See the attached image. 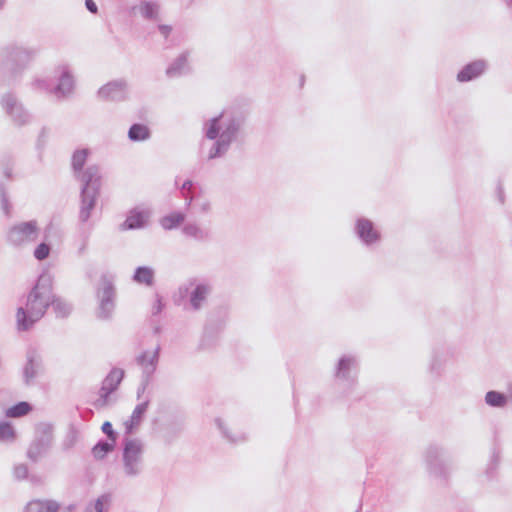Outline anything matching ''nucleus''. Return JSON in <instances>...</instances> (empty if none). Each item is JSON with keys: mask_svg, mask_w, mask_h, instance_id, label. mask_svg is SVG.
Masks as SVG:
<instances>
[{"mask_svg": "<svg viewBox=\"0 0 512 512\" xmlns=\"http://www.w3.org/2000/svg\"><path fill=\"white\" fill-rule=\"evenodd\" d=\"M51 301H53V275L48 269H44L28 294L25 306L17 309L18 330H29L45 315Z\"/></svg>", "mask_w": 512, "mask_h": 512, "instance_id": "f257e3e1", "label": "nucleus"}, {"mask_svg": "<svg viewBox=\"0 0 512 512\" xmlns=\"http://www.w3.org/2000/svg\"><path fill=\"white\" fill-rule=\"evenodd\" d=\"M241 127V120L229 113H223L206 123L205 134L208 139L216 141L208 153V159L223 156L231 143L236 140Z\"/></svg>", "mask_w": 512, "mask_h": 512, "instance_id": "f03ea898", "label": "nucleus"}, {"mask_svg": "<svg viewBox=\"0 0 512 512\" xmlns=\"http://www.w3.org/2000/svg\"><path fill=\"white\" fill-rule=\"evenodd\" d=\"M81 181L83 183L81 192V209L80 220L82 222L88 221L91 212L95 207L97 197L100 189V175L97 166H90L82 173Z\"/></svg>", "mask_w": 512, "mask_h": 512, "instance_id": "7ed1b4c3", "label": "nucleus"}, {"mask_svg": "<svg viewBox=\"0 0 512 512\" xmlns=\"http://www.w3.org/2000/svg\"><path fill=\"white\" fill-rule=\"evenodd\" d=\"M144 443L139 438L126 436L123 441V470L129 477L138 476L143 468Z\"/></svg>", "mask_w": 512, "mask_h": 512, "instance_id": "20e7f679", "label": "nucleus"}, {"mask_svg": "<svg viewBox=\"0 0 512 512\" xmlns=\"http://www.w3.org/2000/svg\"><path fill=\"white\" fill-rule=\"evenodd\" d=\"M212 291L210 283L198 279L188 280L178 290L181 298L188 297V308L194 312L204 308Z\"/></svg>", "mask_w": 512, "mask_h": 512, "instance_id": "39448f33", "label": "nucleus"}, {"mask_svg": "<svg viewBox=\"0 0 512 512\" xmlns=\"http://www.w3.org/2000/svg\"><path fill=\"white\" fill-rule=\"evenodd\" d=\"M39 234L37 221L18 222L8 229L7 242L14 247H25L35 242Z\"/></svg>", "mask_w": 512, "mask_h": 512, "instance_id": "423d86ee", "label": "nucleus"}, {"mask_svg": "<svg viewBox=\"0 0 512 512\" xmlns=\"http://www.w3.org/2000/svg\"><path fill=\"white\" fill-rule=\"evenodd\" d=\"M1 106L15 126L21 127L30 122V114L22 103L12 93H5L1 97Z\"/></svg>", "mask_w": 512, "mask_h": 512, "instance_id": "0eeeda50", "label": "nucleus"}, {"mask_svg": "<svg viewBox=\"0 0 512 512\" xmlns=\"http://www.w3.org/2000/svg\"><path fill=\"white\" fill-rule=\"evenodd\" d=\"M53 429L49 424H39L36 428L35 439L28 449V457L36 461L52 444Z\"/></svg>", "mask_w": 512, "mask_h": 512, "instance_id": "6e6552de", "label": "nucleus"}, {"mask_svg": "<svg viewBox=\"0 0 512 512\" xmlns=\"http://www.w3.org/2000/svg\"><path fill=\"white\" fill-rule=\"evenodd\" d=\"M98 97L109 102L125 101L128 99V84L124 79L110 81L98 90Z\"/></svg>", "mask_w": 512, "mask_h": 512, "instance_id": "1a4fd4ad", "label": "nucleus"}, {"mask_svg": "<svg viewBox=\"0 0 512 512\" xmlns=\"http://www.w3.org/2000/svg\"><path fill=\"white\" fill-rule=\"evenodd\" d=\"M427 462L431 472L439 477L446 478L450 466L445 451L438 447H430L427 451Z\"/></svg>", "mask_w": 512, "mask_h": 512, "instance_id": "9d476101", "label": "nucleus"}, {"mask_svg": "<svg viewBox=\"0 0 512 512\" xmlns=\"http://www.w3.org/2000/svg\"><path fill=\"white\" fill-rule=\"evenodd\" d=\"M150 216L149 208L137 206L129 211L126 220L120 224L119 228L121 231L142 229L147 225Z\"/></svg>", "mask_w": 512, "mask_h": 512, "instance_id": "9b49d317", "label": "nucleus"}, {"mask_svg": "<svg viewBox=\"0 0 512 512\" xmlns=\"http://www.w3.org/2000/svg\"><path fill=\"white\" fill-rule=\"evenodd\" d=\"M161 346L158 344L153 351L145 350L135 358V362L142 370L143 377H152L157 369Z\"/></svg>", "mask_w": 512, "mask_h": 512, "instance_id": "f8f14e48", "label": "nucleus"}, {"mask_svg": "<svg viewBox=\"0 0 512 512\" xmlns=\"http://www.w3.org/2000/svg\"><path fill=\"white\" fill-rule=\"evenodd\" d=\"M114 288L107 279H103L101 288L98 291V297L100 298L99 317L107 318L110 316L114 304H113Z\"/></svg>", "mask_w": 512, "mask_h": 512, "instance_id": "ddd939ff", "label": "nucleus"}, {"mask_svg": "<svg viewBox=\"0 0 512 512\" xmlns=\"http://www.w3.org/2000/svg\"><path fill=\"white\" fill-rule=\"evenodd\" d=\"M148 405H149V399H146L145 401H143L142 403L138 404L135 407L130 418L124 422L126 434L131 435L134 433V431L136 429H138V427L142 423L143 418L147 412Z\"/></svg>", "mask_w": 512, "mask_h": 512, "instance_id": "4468645a", "label": "nucleus"}, {"mask_svg": "<svg viewBox=\"0 0 512 512\" xmlns=\"http://www.w3.org/2000/svg\"><path fill=\"white\" fill-rule=\"evenodd\" d=\"M41 370V360L34 353L29 352L27 357V363L24 367L23 376L26 384L33 383L34 379L38 376Z\"/></svg>", "mask_w": 512, "mask_h": 512, "instance_id": "2eb2a0df", "label": "nucleus"}, {"mask_svg": "<svg viewBox=\"0 0 512 512\" xmlns=\"http://www.w3.org/2000/svg\"><path fill=\"white\" fill-rule=\"evenodd\" d=\"M359 237L370 244L379 239V233L374 229L373 223L368 219H359L356 226Z\"/></svg>", "mask_w": 512, "mask_h": 512, "instance_id": "dca6fc26", "label": "nucleus"}, {"mask_svg": "<svg viewBox=\"0 0 512 512\" xmlns=\"http://www.w3.org/2000/svg\"><path fill=\"white\" fill-rule=\"evenodd\" d=\"M124 376V371L122 369H113L108 374V376L104 379L102 388H101V396L107 397L110 393L115 391L120 384L122 378Z\"/></svg>", "mask_w": 512, "mask_h": 512, "instance_id": "f3484780", "label": "nucleus"}, {"mask_svg": "<svg viewBox=\"0 0 512 512\" xmlns=\"http://www.w3.org/2000/svg\"><path fill=\"white\" fill-rule=\"evenodd\" d=\"M73 87L74 79L70 72L64 68L61 73L59 83L53 90V94L58 98L66 97L73 91Z\"/></svg>", "mask_w": 512, "mask_h": 512, "instance_id": "a211bd4d", "label": "nucleus"}, {"mask_svg": "<svg viewBox=\"0 0 512 512\" xmlns=\"http://www.w3.org/2000/svg\"><path fill=\"white\" fill-rule=\"evenodd\" d=\"M486 67V63L482 60H478L466 65L459 73L458 80L461 82L470 81L473 78L480 75Z\"/></svg>", "mask_w": 512, "mask_h": 512, "instance_id": "6ab92c4d", "label": "nucleus"}, {"mask_svg": "<svg viewBox=\"0 0 512 512\" xmlns=\"http://www.w3.org/2000/svg\"><path fill=\"white\" fill-rule=\"evenodd\" d=\"M59 504L52 500H33L30 501L25 512H57Z\"/></svg>", "mask_w": 512, "mask_h": 512, "instance_id": "aec40b11", "label": "nucleus"}, {"mask_svg": "<svg viewBox=\"0 0 512 512\" xmlns=\"http://www.w3.org/2000/svg\"><path fill=\"white\" fill-rule=\"evenodd\" d=\"M133 11H138L145 19L156 21L158 19L159 6L153 2H142L139 6L133 7Z\"/></svg>", "mask_w": 512, "mask_h": 512, "instance_id": "412c9836", "label": "nucleus"}, {"mask_svg": "<svg viewBox=\"0 0 512 512\" xmlns=\"http://www.w3.org/2000/svg\"><path fill=\"white\" fill-rule=\"evenodd\" d=\"M52 251V246L49 242V235L47 231L44 233L42 241L35 247L33 256L38 261L46 260Z\"/></svg>", "mask_w": 512, "mask_h": 512, "instance_id": "4be33fe9", "label": "nucleus"}, {"mask_svg": "<svg viewBox=\"0 0 512 512\" xmlns=\"http://www.w3.org/2000/svg\"><path fill=\"white\" fill-rule=\"evenodd\" d=\"M356 360L350 356H343L339 360L336 376L341 379H350L349 371L356 367Z\"/></svg>", "mask_w": 512, "mask_h": 512, "instance_id": "5701e85b", "label": "nucleus"}, {"mask_svg": "<svg viewBox=\"0 0 512 512\" xmlns=\"http://www.w3.org/2000/svg\"><path fill=\"white\" fill-rule=\"evenodd\" d=\"M128 137L131 141H143L150 137V130L143 124H133L128 131Z\"/></svg>", "mask_w": 512, "mask_h": 512, "instance_id": "b1692460", "label": "nucleus"}, {"mask_svg": "<svg viewBox=\"0 0 512 512\" xmlns=\"http://www.w3.org/2000/svg\"><path fill=\"white\" fill-rule=\"evenodd\" d=\"M185 214L182 212L171 213L161 219V225L166 230L178 227L185 220Z\"/></svg>", "mask_w": 512, "mask_h": 512, "instance_id": "393cba45", "label": "nucleus"}, {"mask_svg": "<svg viewBox=\"0 0 512 512\" xmlns=\"http://www.w3.org/2000/svg\"><path fill=\"white\" fill-rule=\"evenodd\" d=\"M187 70V56L182 54L178 57L171 66L167 69L166 73L169 77H175L185 73Z\"/></svg>", "mask_w": 512, "mask_h": 512, "instance_id": "a878e982", "label": "nucleus"}, {"mask_svg": "<svg viewBox=\"0 0 512 512\" xmlns=\"http://www.w3.org/2000/svg\"><path fill=\"white\" fill-rule=\"evenodd\" d=\"M183 233L186 236L192 237L199 241H202L207 237V233L198 224L194 222L186 223L183 227Z\"/></svg>", "mask_w": 512, "mask_h": 512, "instance_id": "bb28decb", "label": "nucleus"}, {"mask_svg": "<svg viewBox=\"0 0 512 512\" xmlns=\"http://www.w3.org/2000/svg\"><path fill=\"white\" fill-rule=\"evenodd\" d=\"M109 505V495H102L94 503L89 504L83 512H107Z\"/></svg>", "mask_w": 512, "mask_h": 512, "instance_id": "cd10ccee", "label": "nucleus"}, {"mask_svg": "<svg viewBox=\"0 0 512 512\" xmlns=\"http://www.w3.org/2000/svg\"><path fill=\"white\" fill-rule=\"evenodd\" d=\"M53 307L54 312L56 313L57 317H66L71 312V306L64 300H62L59 297H56L53 294V301H51V304Z\"/></svg>", "mask_w": 512, "mask_h": 512, "instance_id": "c85d7f7f", "label": "nucleus"}, {"mask_svg": "<svg viewBox=\"0 0 512 512\" xmlns=\"http://www.w3.org/2000/svg\"><path fill=\"white\" fill-rule=\"evenodd\" d=\"M154 278V272L149 267H139L134 274V280L138 283L151 285Z\"/></svg>", "mask_w": 512, "mask_h": 512, "instance_id": "c756f323", "label": "nucleus"}, {"mask_svg": "<svg viewBox=\"0 0 512 512\" xmlns=\"http://www.w3.org/2000/svg\"><path fill=\"white\" fill-rule=\"evenodd\" d=\"M114 445L115 443L113 442L101 441L93 447L92 453L96 459H103L110 451L113 450Z\"/></svg>", "mask_w": 512, "mask_h": 512, "instance_id": "7c9ffc66", "label": "nucleus"}, {"mask_svg": "<svg viewBox=\"0 0 512 512\" xmlns=\"http://www.w3.org/2000/svg\"><path fill=\"white\" fill-rule=\"evenodd\" d=\"M194 183L190 180H186L180 188L181 196L186 201V206L190 207L194 200Z\"/></svg>", "mask_w": 512, "mask_h": 512, "instance_id": "2f4dec72", "label": "nucleus"}, {"mask_svg": "<svg viewBox=\"0 0 512 512\" xmlns=\"http://www.w3.org/2000/svg\"><path fill=\"white\" fill-rule=\"evenodd\" d=\"M31 410V405L27 402H20L15 406L9 408L6 412L8 417H21L26 415Z\"/></svg>", "mask_w": 512, "mask_h": 512, "instance_id": "473e14b6", "label": "nucleus"}, {"mask_svg": "<svg viewBox=\"0 0 512 512\" xmlns=\"http://www.w3.org/2000/svg\"><path fill=\"white\" fill-rule=\"evenodd\" d=\"M87 156V149L78 150L74 153L72 158V165L75 172H78L83 168Z\"/></svg>", "mask_w": 512, "mask_h": 512, "instance_id": "72a5a7b5", "label": "nucleus"}, {"mask_svg": "<svg viewBox=\"0 0 512 512\" xmlns=\"http://www.w3.org/2000/svg\"><path fill=\"white\" fill-rule=\"evenodd\" d=\"M15 439V430L8 422L0 423V440L11 442Z\"/></svg>", "mask_w": 512, "mask_h": 512, "instance_id": "f704fd0d", "label": "nucleus"}, {"mask_svg": "<svg viewBox=\"0 0 512 512\" xmlns=\"http://www.w3.org/2000/svg\"><path fill=\"white\" fill-rule=\"evenodd\" d=\"M102 431L108 436L110 442L115 443L116 441V433L113 431L112 425L110 422H104L102 425Z\"/></svg>", "mask_w": 512, "mask_h": 512, "instance_id": "c9c22d12", "label": "nucleus"}, {"mask_svg": "<svg viewBox=\"0 0 512 512\" xmlns=\"http://www.w3.org/2000/svg\"><path fill=\"white\" fill-rule=\"evenodd\" d=\"M28 474V468L24 464L17 465L14 469V475L17 479H24Z\"/></svg>", "mask_w": 512, "mask_h": 512, "instance_id": "e433bc0d", "label": "nucleus"}, {"mask_svg": "<svg viewBox=\"0 0 512 512\" xmlns=\"http://www.w3.org/2000/svg\"><path fill=\"white\" fill-rule=\"evenodd\" d=\"M215 423L217 425V427L219 428V430L223 433V435L231 442H238L239 439H236L234 437H232L231 435H229V433L226 431V429L224 428V424H223V421L220 419V418H217L215 420Z\"/></svg>", "mask_w": 512, "mask_h": 512, "instance_id": "4c0bfd02", "label": "nucleus"}, {"mask_svg": "<svg viewBox=\"0 0 512 512\" xmlns=\"http://www.w3.org/2000/svg\"><path fill=\"white\" fill-rule=\"evenodd\" d=\"M150 377H143L142 376V381L137 389V398L140 399L142 394L145 392L149 382H150Z\"/></svg>", "mask_w": 512, "mask_h": 512, "instance_id": "58836bf2", "label": "nucleus"}, {"mask_svg": "<svg viewBox=\"0 0 512 512\" xmlns=\"http://www.w3.org/2000/svg\"><path fill=\"white\" fill-rule=\"evenodd\" d=\"M197 207L199 208L200 212L207 213L211 209V204L208 200H203L197 203Z\"/></svg>", "mask_w": 512, "mask_h": 512, "instance_id": "ea45409f", "label": "nucleus"}, {"mask_svg": "<svg viewBox=\"0 0 512 512\" xmlns=\"http://www.w3.org/2000/svg\"><path fill=\"white\" fill-rule=\"evenodd\" d=\"M85 6L93 14H96L98 11L97 5L93 0H86Z\"/></svg>", "mask_w": 512, "mask_h": 512, "instance_id": "a19ab883", "label": "nucleus"}, {"mask_svg": "<svg viewBox=\"0 0 512 512\" xmlns=\"http://www.w3.org/2000/svg\"><path fill=\"white\" fill-rule=\"evenodd\" d=\"M162 310V303H161V300L158 298L156 303L154 304L153 308H152V313L154 315L160 313Z\"/></svg>", "mask_w": 512, "mask_h": 512, "instance_id": "79ce46f5", "label": "nucleus"}, {"mask_svg": "<svg viewBox=\"0 0 512 512\" xmlns=\"http://www.w3.org/2000/svg\"><path fill=\"white\" fill-rule=\"evenodd\" d=\"M159 31L164 37H167L171 31V27L167 25H159Z\"/></svg>", "mask_w": 512, "mask_h": 512, "instance_id": "37998d69", "label": "nucleus"}, {"mask_svg": "<svg viewBox=\"0 0 512 512\" xmlns=\"http://www.w3.org/2000/svg\"><path fill=\"white\" fill-rule=\"evenodd\" d=\"M87 245H88L87 239H83L82 242H81L80 247L78 248V254L79 255L84 254V252L86 251Z\"/></svg>", "mask_w": 512, "mask_h": 512, "instance_id": "c03bdc74", "label": "nucleus"}, {"mask_svg": "<svg viewBox=\"0 0 512 512\" xmlns=\"http://www.w3.org/2000/svg\"><path fill=\"white\" fill-rule=\"evenodd\" d=\"M2 209L4 210L6 215H9V205L5 195H2Z\"/></svg>", "mask_w": 512, "mask_h": 512, "instance_id": "a18cd8bd", "label": "nucleus"}, {"mask_svg": "<svg viewBox=\"0 0 512 512\" xmlns=\"http://www.w3.org/2000/svg\"><path fill=\"white\" fill-rule=\"evenodd\" d=\"M20 53H22V52H21V50L19 48L13 49V51L11 53L12 60L13 61H18Z\"/></svg>", "mask_w": 512, "mask_h": 512, "instance_id": "49530a36", "label": "nucleus"}, {"mask_svg": "<svg viewBox=\"0 0 512 512\" xmlns=\"http://www.w3.org/2000/svg\"><path fill=\"white\" fill-rule=\"evenodd\" d=\"M3 172H4V175H5L6 177H10V168L5 167V168H4V170H3Z\"/></svg>", "mask_w": 512, "mask_h": 512, "instance_id": "de8ad7c7", "label": "nucleus"}, {"mask_svg": "<svg viewBox=\"0 0 512 512\" xmlns=\"http://www.w3.org/2000/svg\"><path fill=\"white\" fill-rule=\"evenodd\" d=\"M506 5L512 9V0H504Z\"/></svg>", "mask_w": 512, "mask_h": 512, "instance_id": "09e8293b", "label": "nucleus"}, {"mask_svg": "<svg viewBox=\"0 0 512 512\" xmlns=\"http://www.w3.org/2000/svg\"><path fill=\"white\" fill-rule=\"evenodd\" d=\"M5 0H0V8L2 7V5L4 4Z\"/></svg>", "mask_w": 512, "mask_h": 512, "instance_id": "8fccbe9b", "label": "nucleus"}]
</instances>
